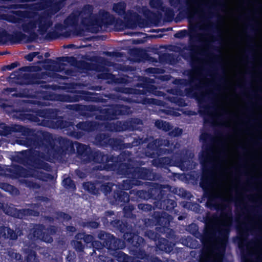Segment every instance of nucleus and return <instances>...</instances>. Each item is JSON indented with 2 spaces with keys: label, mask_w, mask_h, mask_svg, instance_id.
<instances>
[{
  "label": "nucleus",
  "mask_w": 262,
  "mask_h": 262,
  "mask_svg": "<svg viewBox=\"0 0 262 262\" xmlns=\"http://www.w3.org/2000/svg\"><path fill=\"white\" fill-rule=\"evenodd\" d=\"M81 24L87 31L95 33L99 31V28L104 25L102 18L96 15L86 17L81 16Z\"/></svg>",
  "instance_id": "nucleus-20"
},
{
  "label": "nucleus",
  "mask_w": 262,
  "mask_h": 262,
  "mask_svg": "<svg viewBox=\"0 0 262 262\" xmlns=\"http://www.w3.org/2000/svg\"><path fill=\"white\" fill-rule=\"evenodd\" d=\"M127 244L129 247L130 254L134 257L129 256L122 251H118L114 255L116 260L118 262H164L158 257L147 253L145 251L144 247L146 245V242L144 238L143 243L139 247L140 250L144 253L141 256L137 257L134 255L132 251L134 249L133 246L130 243H127Z\"/></svg>",
  "instance_id": "nucleus-12"
},
{
  "label": "nucleus",
  "mask_w": 262,
  "mask_h": 262,
  "mask_svg": "<svg viewBox=\"0 0 262 262\" xmlns=\"http://www.w3.org/2000/svg\"><path fill=\"white\" fill-rule=\"evenodd\" d=\"M152 178L153 173L151 170L146 167L136 166L133 169L131 179L135 180L137 179L151 180Z\"/></svg>",
  "instance_id": "nucleus-29"
},
{
  "label": "nucleus",
  "mask_w": 262,
  "mask_h": 262,
  "mask_svg": "<svg viewBox=\"0 0 262 262\" xmlns=\"http://www.w3.org/2000/svg\"><path fill=\"white\" fill-rule=\"evenodd\" d=\"M173 245L167 239L160 237L156 243V248L157 251L169 253L173 250Z\"/></svg>",
  "instance_id": "nucleus-30"
},
{
  "label": "nucleus",
  "mask_w": 262,
  "mask_h": 262,
  "mask_svg": "<svg viewBox=\"0 0 262 262\" xmlns=\"http://www.w3.org/2000/svg\"><path fill=\"white\" fill-rule=\"evenodd\" d=\"M158 142V145L160 146H165L168 147L170 149L172 150L175 148V144L168 139H156Z\"/></svg>",
  "instance_id": "nucleus-60"
},
{
  "label": "nucleus",
  "mask_w": 262,
  "mask_h": 262,
  "mask_svg": "<svg viewBox=\"0 0 262 262\" xmlns=\"http://www.w3.org/2000/svg\"><path fill=\"white\" fill-rule=\"evenodd\" d=\"M52 0H40V2L29 4H12L10 8L12 9H28L32 11H41L47 9Z\"/></svg>",
  "instance_id": "nucleus-25"
},
{
  "label": "nucleus",
  "mask_w": 262,
  "mask_h": 262,
  "mask_svg": "<svg viewBox=\"0 0 262 262\" xmlns=\"http://www.w3.org/2000/svg\"><path fill=\"white\" fill-rule=\"evenodd\" d=\"M115 213L112 210H107L104 212V215L101 217V222L105 227H111L116 230L123 233V238L126 243H130L134 249L132 250L133 254L141 256L143 252L140 250V246L143 243V238L139 235L132 228H128L126 223L119 219H115L113 216Z\"/></svg>",
  "instance_id": "nucleus-4"
},
{
  "label": "nucleus",
  "mask_w": 262,
  "mask_h": 262,
  "mask_svg": "<svg viewBox=\"0 0 262 262\" xmlns=\"http://www.w3.org/2000/svg\"><path fill=\"white\" fill-rule=\"evenodd\" d=\"M158 184L156 183L149 188L147 190L133 189L130 191L132 197L137 201L148 200L152 199L155 200L156 198H158L159 195Z\"/></svg>",
  "instance_id": "nucleus-19"
},
{
  "label": "nucleus",
  "mask_w": 262,
  "mask_h": 262,
  "mask_svg": "<svg viewBox=\"0 0 262 262\" xmlns=\"http://www.w3.org/2000/svg\"><path fill=\"white\" fill-rule=\"evenodd\" d=\"M78 21L79 15L72 13L64 20L63 23L68 27H76L78 26Z\"/></svg>",
  "instance_id": "nucleus-47"
},
{
  "label": "nucleus",
  "mask_w": 262,
  "mask_h": 262,
  "mask_svg": "<svg viewBox=\"0 0 262 262\" xmlns=\"http://www.w3.org/2000/svg\"><path fill=\"white\" fill-rule=\"evenodd\" d=\"M42 102L38 100H30L25 103L24 106L14 110L13 117L22 121L36 122L40 117L44 119L56 120L58 117L59 111L57 108L38 109L33 108L35 106H41Z\"/></svg>",
  "instance_id": "nucleus-6"
},
{
  "label": "nucleus",
  "mask_w": 262,
  "mask_h": 262,
  "mask_svg": "<svg viewBox=\"0 0 262 262\" xmlns=\"http://www.w3.org/2000/svg\"><path fill=\"white\" fill-rule=\"evenodd\" d=\"M114 156L117 159L116 163V167L114 170H112L111 171L117 170L119 174L131 179L135 166L130 163L121 162L118 163V156Z\"/></svg>",
  "instance_id": "nucleus-28"
},
{
  "label": "nucleus",
  "mask_w": 262,
  "mask_h": 262,
  "mask_svg": "<svg viewBox=\"0 0 262 262\" xmlns=\"http://www.w3.org/2000/svg\"><path fill=\"white\" fill-rule=\"evenodd\" d=\"M10 42V34L6 30L0 31V45H6Z\"/></svg>",
  "instance_id": "nucleus-58"
},
{
  "label": "nucleus",
  "mask_w": 262,
  "mask_h": 262,
  "mask_svg": "<svg viewBox=\"0 0 262 262\" xmlns=\"http://www.w3.org/2000/svg\"><path fill=\"white\" fill-rule=\"evenodd\" d=\"M23 136L18 142L19 144L31 149L19 152L20 156L17 157L18 162L28 168L31 167L50 171L51 166L42 160L51 162V160H54L52 156L48 154L43 145L34 136Z\"/></svg>",
  "instance_id": "nucleus-2"
},
{
  "label": "nucleus",
  "mask_w": 262,
  "mask_h": 262,
  "mask_svg": "<svg viewBox=\"0 0 262 262\" xmlns=\"http://www.w3.org/2000/svg\"><path fill=\"white\" fill-rule=\"evenodd\" d=\"M189 58L190 65L192 70L188 71L187 75L189 79H178L177 83L185 86H190L185 89V95L189 98H195L198 101L200 108L199 113L201 115L209 116V111L211 107L205 104L206 96L200 93L208 87V85L202 80V72L205 71V70L201 64V59L196 55L192 54L189 56Z\"/></svg>",
  "instance_id": "nucleus-1"
},
{
  "label": "nucleus",
  "mask_w": 262,
  "mask_h": 262,
  "mask_svg": "<svg viewBox=\"0 0 262 262\" xmlns=\"http://www.w3.org/2000/svg\"><path fill=\"white\" fill-rule=\"evenodd\" d=\"M159 196L158 198H156L155 201L157 204V206L160 209L166 210L170 213L178 215V211H177L175 208L177 206V203L176 201V199L172 198L171 196H167L166 194L164 193H161L159 194Z\"/></svg>",
  "instance_id": "nucleus-18"
},
{
  "label": "nucleus",
  "mask_w": 262,
  "mask_h": 262,
  "mask_svg": "<svg viewBox=\"0 0 262 262\" xmlns=\"http://www.w3.org/2000/svg\"><path fill=\"white\" fill-rule=\"evenodd\" d=\"M62 185L67 189L72 190H75L76 189L75 182L70 177H67L63 180Z\"/></svg>",
  "instance_id": "nucleus-59"
},
{
  "label": "nucleus",
  "mask_w": 262,
  "mask_h": 262,
  "mask_svg": "<svg viewBox=\"0 0 262 262\" xmlns=\"http://www.w3.org/2000/svg\"><path fill=\"white\" fill-rule=\"evenodd\" d=\"M184 0H168L170 6L174 8L179 7L178 10L180 11V14L185 15L188 18H192L193 15L190 11L189 8H187L182 10V3Z\"/></svg>",
  "instance_id": "nucleus-36"
},
{
  "label": "nucleus",
  "mask_w": 262,
  "mask_h": 262,
  "mask_svg": "<svg viewBox=\"0 0 262 262\" xmlns=\"http://www.w3.org/2000/svg\"><path fill=\"white\" fill-rule=\"evenodd\" d=\"M45 39L48 41H52L59 38L60 36L64 37H68L71 35V31H66L63 33L58 32L55 30L53 31H50L48 32H46Z\"/></svg>",
  "instance_id": "nucleus-42"
},
{
  "label": "nucleus",
  "mask_w": 262,
  "mask_h": 262,
  "mask_svg": "<svg viewBox=\"0 0 262 262\" xmlns=\"http://www.w3.org/2000/svg\"><path fill=\"white\" fill-rule=\"evenodd\" d=\"M126 4L124 1L114 3L113 11L120 16H122L126 28L133 29L138 26L140 27L145 26V20L137 12L132 10L126 11Z\"/></svg>",
  "instance_id": "nucleus-9"
},
{
  "label": "nucleus",
  "mask_w": 262,
  "mask_h": 262,
  "mask_svg": "<svg viewBox=\"0 0 262 262\" xmlns=\"http://www.w3.org/2000/svg\"><path fill=\"white\" fill-rule=\"evenodd\" d=\"M162 234H164L165 237L169 239H175L176 235L175 231L171 229L169 226H166L163 229L160 231Z\"/></svg>",
  "instance_id": "nucleus-56"
},
{
  "label": "nucleus",
  "mask_w": 262,
  "mask_h": 262,
  "mask_svg": "<svg viewBox=\"0 0 262 262\" xmlns=\"http://www.w3.org/2000/svg\"><path fill=\"white\" fill-rule=\"evenodd\" d=\"M45 230V226L42 224L37 225L30 230V232L28 234V238L31 240L36 241L42 238L41 236L43 234V231Z\"/></svg>",
  "instance_id": "nucleus-40"
},
{
  "label": "nucleus",
  "mask_w": 262,
  "mask_h": 262,
  "mask_svg": "<svg viewBox=\"0 0 262 262\" xmlns=\"http://www.w3.org/2000/svg\"><path fill=\"white\" fill-rule=\"evenodd\" d=\"M144 236L155 242L158 241L160 238L159 234L151 230H147L144 233Z\"/></svg>",
  "instance_id": "nucleus-64"
},
{
  "label": "nucleus",
  "mask_w": 262,
  "mask_h": 262,
  "mask_svg": "<svg viewBox=\"0 0 262 262\" xmlns=\"http://www.w3.org/2000/svg\"><path fill=\"white\" fill-rule=\"evenodd\" d=\"M29 12H24L23 16L29 19H21V29L25 33L35 31L38 25L40 34L44 35L47 30L53 25L52 21L49 18L46 13L38 15L37 19H32V17L29 15Z\"/></svg>",
  "instance_id": "nucleus-10"
},
{
  "label": "nucleus",
  "mask_w": 262,
  "mask_h": 262,
  "mask_svg": "<svg viewBox=\"0 0 262 262\" xmlns=\"http://www.w3.org/2000/svg\"><path fill=\"white\" fill-rule=\"evenodd\" d=\"M102 18L103 19V21H104V25H112L115 23V17L107 12H105L102 14Z\"/></svg>",
  "instance_id": "nucleus-61"
},
{
  "label": "nucleus",
  "mask_w": 262,
  "mask_h": 262,
  "mask_svg": "<svg viewBox=\"0 0 262 262\" xmlns=\"http://www.w3.org/2000/svg\"><path fill=\"white\" fill-rule=\"evenodd\" d=\"M157 145L158 142L156 140L149 142L144 149L145 156L153 159L157 157Z\"/></svg>",
  "instance_id": "nucleus-38"
},
{
  "label": "nucleus",
  "mask_w": 262,
  "mask_h": 262,
  "mask_svg": "<svg viewBox=\"0 0 262 262\" xmlns=\"http://www.w3.org/2000/svg\"><path fill=\"white\" fill-rule=\"evenodd\" d=\"M252 231L247 224H243L239 237H235L233 238L234 243L237 242V246L240 250L242 262H247L248 259L251 257V253L247 250L248 246V236L249 233ZM259 261L262 262V254L259 258Z\"/></svg>",
  "instance_id": "nucleus-14"
},
{
  "label": "nucleus",
  "mask_w": 262,
  "mask_h": 262,
  "mask_svg": "<svg viewBox=\"0 0 262 262\" xmlns=\"http://www.w3.org/2000/svg\"><path fill=\"white\" fill-rule=\"evenodd\" d=\"M16 131L21 133L23 136H34L36 139L43 145L48 154L52 156V158L54 160H59L67 154L68 146L71 141L66 138H59L57 145L56 144L52 135L49 132L22 125H18Z\"/></svg>",
  "instance_id": "nucleus-3"
},
{
  "label": "nucleus",
  "mask_w": 262,
  "mask_h": 262,
  "mask_svg": "<svg viewBox=\"0 0 262 262\" xmlns=\"http://www.w3.org/2000/svg\"><path fill=\"white\" fill-rule=\"evenodd\" d=\"M7 170L14 178H26L28 176V170L17 164L12 165L10 168H7Z\"/></svg>",
  "instance_id": "nucleus-32"
},
{
  "label": "nucleus",
  "mask_w": 262,
  "mask_h": 262,
  "mask_svg": "<svg viewBox=\"0 0 262 262\" xmlns=\"http://www.w3.org/2000/svg\"><path fill=\"white\" fill-rule=\"evenodd\" d=\"M5 213L9 215L20 219H23L28 216L32 215L38 216L39 215V212L38 211L30 208L18 209L17 208H9Z\"/></svg>",
  "instance_id": "nucleus-24"
},
{
  "label": "nucleus",
  "mask_w": 262,
  "mask_h": 262,
  "mask_svg": "<svg viewBox=\"0 0 262 262\" xmlns=\"http://www.w3.org/2000/svg\"><path fill=\"white\" fill-rule=\"evenodd\" d=\"M174 36L176 38L180 39L185 38L187 36L189 37V45L188 47L185 46L183 49L190 51L191 53L189 56L186 53H181V56L184 59H188L192 54H194L197 57H198V55L205 56L207 54L206 51L202 50L200 46H196L194 44L195 42H201L200 39V36L196 34V30L194 29H190L189 31L186 29L180 30Z\"/></svg>",
  "instance_id": "nucleus-11"
},
{
  "label": "nucleus",
  "mask_w": 262,
  "mask_h": 262,
  "mask_svg": "<svg viewBox=\"0 0 262 262\" xmlns=\"http://www.w3.org/2000/svg\"><path fill=\"white\" fill-rule=\"evenodd\" d=\"M96 125V123L95 121H85L78 122L75 125V127L86 133H91L95 130Z\"/></svg>",
  "instance_id": "nucleus-37"
},
{
  "label": "nucleus",
  "mask_w": 262,
  "mask_h": 262,
  "mask_svg": "<svg viewBox=\"0 0 262 262\" xmlns=\"http://www.w3.org/2000/svg\"><path fill=\"white\" fill-rule=\"evenodd\" d=\"M139 88L142 89H132L133 93L137 95H143L148 96L151 94H155L157 92V87L150 83L147 80L142 83L137 84Z\"/></svg>",
  "instance_id": "nucleus-27"
},
{
  "label": "nucleus",
  "mask_w": 262,
  "mask_h": 262,
  "mask_svg": "<svg viewBox=\"0 0 262 262\" xmlns=\"http://www.w3.org/2000/svg\"><path fill=\"white\" fill-rule=\"evenodd\" d=\"M158 190L160 191L159 194L164 193L167 194V196L172 197V198L176 199L173 194H177L183 198L186 197L187 191L184 188H178L174 187L169 185H161L158 184Z\"/></svg>",
  "instance_id": "nucleus-26"
},
{
  "label": "nucleus",
  "mask_w": 262,
  "mask_h": 262,
  "mask_svg": "<svg viewBox=\"0 0 262 262\" xmlns=\"http://www.w3.org/2000/svg\"><path fill=\"white\" fill-rule=\"evenodd\" d=\"M133 154L132 152L128 150L123 151L118 157V160L122 162H127V163L133 162L132 159Z\"/></svg>",
  "instance_id": "nucleus-55"
},
{
  "label": "nucleus",
  "mask_w": 262,
  "mask_h": 262,
  "mask_svg": "<svg viewBox=\"0 0 262 262\" xmlns=\"http://www.w3.org/2000/svg\"><path fill=\"white\" fill-rule=\"evenodd\" d=\"M155 126L160 129L164 132H168L172 128V126L170 123L165 121L158 120L155 122Z\"/></svg>",
  "instance_id": "nucleus-51"
},
{
  "label": "nucleus",
  "mask_w": 262,
  "mask_h": 262,
  "mask_svg": "<svg viewBox=\"0 0 262 262\" xmlns=\"http://www.w3.org/2000/svg\"><path fill=\"white\" fill-rule=\"evenodd\" d=\"M97 237L103 242L104 247L110 252H113V254H116L118 250L122 249L124 247V242L121 239L105 231L99 230L98 232Z\"/></svg>",
  "instance_id": "nucleus-16"
},
{
  "label": "nucleus",
  "mask_w": 262,
  "mask_h": 262,
  "mask_svg": "<svg viewBox=\"0 0 262 262\" xmlns=\"http://www.w3.org/2000/svg\"><path fill=\"white\" fill-rule=\"evenodd\" d=\"M204 195L207 198V201L206 203V206L211 210H221L224 211L227 205H221L219 203L220 201L224 202H228L227 200H223L219 195L212 193L211 190L208 191L207 193H204Z\"/></svg>",
  "instance_id": "nucleus-22"
},
{
  "label": "nucleus",
  "mask_w": 262,
  "mask_h": 262,
  "mask_svg": "<svg viewBox=\"0 0 262 262\" xmlns=\"http://www.w3.org/2000/svg\"><path fill=\"white\" fill-rule=\"evenodd\" d=\"M105 129L110 132H121L126 130L125 121H117L116 122H107Z\"/></svg>",
  "instance_id": "nucleus-34"
},
{
  "label": "nucleus",
  "mask_w": 262,
  "mask_h": 262,
  "mask_svg": "<svg viewBox=\"0 0 262 262\" xmlns=\"http://www.w3.org/2000/svg\"><path fill=\"white\" fill-rule=\"evenodd\" d=\"M26 256L24 261L19 262H40L36 252L32 250L29 249L26 251Z\"/></svg>",
  "instance_id": "nucleus-49"
},
{
  "label": "nucleus",
  "mask_w": 262,
  "mask_h": 262,
  "mask_svg": "<svg viewBox=\"0 0 262 262\" xmlns=\"http://www.w3.org/2000/svg\"><path fill=\"white\" fill-rule=\"evenodd\" d=\"M76 157L83 164L92 162L102 164L106 170H114L116 167L117 158L113 155L105 154L99 150L93 149L89 145L75 142Z\"/></svg>",
  "instance_id": "nucleus-5"
},
{
  "label": "nucleus",
  "mask_w": 262,
  "mask_h": 262,
  "mask_svg": "<svg viewBox=\"0 0 262 262\" xmlns=\"http://www.w3.org/2000/svg\"><path fill=\"white\" fill-rule=\"evenodd\" d=\"M26 37L27 35L21 31H16L13 34H10V43L12 45L18 43L23 41L25 42V38Z\"/></svg>",
  "instance_id": "nucleus-45"
},
{
  "label": "nucleus",
  "mask_w": 262,
  "mask_h": 262,
  "mask_svg": "<svg viewBox=\"0 0 262 262\" xmlns=\"http://www.w3.org/2000/svg\"><path fill=\"white\" fill-rule=\"evenodd\" d=\"M57 61H56L52 59H45L43 62L44 63L47 64H58L59 66H64L65 64L61 63L63 62H67L68 63H70L72 61H75V58L74 57H69V56H62L57 58Z\"/></svg>",
  "instance_id": "nucleus-41"
},
{
  "label": "nucleus",
  "mask_w": 262,
  "mask_h": 262,
  "mask_svg": "<svg viewBox=\"0 0 262 262\" xmlns=\"http://www.w3.org/2000/svg\"><path fill=\"white\" fill-rule=\"evenodd\" d=\"M99 114L95 115L97 120L108 121L118 119L120 116L129 114L130 108L123 104H112L109 107L99 110Z\"/></svg>",
  "instance_id": "nucleus-13"
},
{
  "label": "nucleus",
  "mask_w": 262,
  "mask_h": 262,
  "mask_svg": "<svg viewBox=\"0 0 262 262\" xmlns=\"http://www.w3.org/2000/svg\"><path fill=\"white\" fill-rule=\"evenodd\" d=\"M172 216L164 211H154L150 218L144 219L142 220L144 227L141 228L143 230L145 227L159 226V231L166 227L170 226V223L172 220Z\"/></svg>",
  "instance_id": "nucleus-15"
},
{
  "label": "nucleus",
  "mask_w": 262,
  "mask_h": 262,
  "mask_svg": "<svg viewBox=\"0 0 262 262\" xmlns=\"http://www.w3.org/2000/svg\"><path fill=\"white\" fill-rule=\"evenodd\" d=\"M204 151L199 155V161L201 165L202 174L200 178V186L204 191V193H207L211 191L213 183L214 159L211 158L212 148L210 145L204 147Z\"/></svg>",
  "instance_id": "nucleus-7"
},
{
  "label": "nucleus",
  "mask_w": 262,
  "mask_h": 262,
  "mask_svg": "<svg viewBox=\"0 0 262 262\" xmlns=\"http://www.w3.org/2000/svg\"><path fill=\"white\" fill-rule=\"evenodd\" d=\"M229 230L226 228H222L220 230L213 231H206L200 239L201 243L205 247L211 239L216 237V244L213 246V249L217 256H223L226 252V247L228 243Z\"/></svg>",
  "instance_id": "nucleus-8"
},
{
  "label": "nucleus",
  "mask_w": 262,
  "mask_h": 262,
  "mask_svg": "<svg viewBox=\"0 0 262 262\" xmlns=\"http://www.w3.org/2000/svg\"><path fill=\"white\" fill-rule=\"evenodd\" d=\"M99 218L97 217L95 221L91 220L82 222V226L84 228L90 229H96L100 227Z\"/></svg>",
  "instance_id": "nucleus-50"
},
{
  "label": "nucleus",
  "mask_w": 262,
  "mask_h": 262,
  "mask_svg": "<svg viewBox=\"0 0 262 262\" xmlns=\"http://www.w3.org/2000/svg\"><path fill=\"white\" fill-rule=\"evenodd\" d=\"M28 67H22L19 71H15L12 72L7 78V81L11 83H19V80L23 78L22 73L20 71H25Z\"/></svg>",
  "instance_id": "nucleus-44"
},
{
  "label": "nucleus",
  "mask_w": 262,
  "mask_h": 262,
  "mask_svg": "<svg viewBox=\"0 0 262 262\" xmlns=\"http://www.w3.org/2000/svg\"><path fill=\"white\" fill-rule=\"evenodd\" d=\"M138 181L135 180L134 179H126L122 181L121 184V188L122 190H128L132 189L134 186L137 185L135 182H137Z\"/></svg>",
  "instance_id": "nucleus-53"
},
{
  "label": "nucleus",
  "mask_w": 262,
  "mask_h": 262,
  "mask_svg": "<svg viewBox=\"0 0 262 262\" xmlns=\"http://www.w3.org/2000/svg\"><path fill=\"white\" fill-rule=\"evenodd\" d=\"M83 186L86 191L92 194L96 195L98 193V190L97 189L96 185L92 182L84 183Z\"/></svg>",
  "instance_id": "nucleus-52"
},
{
  "label": "nucleus",
  "mask_w": 262,
  "mask_h": 262,
  "mask_svg": "<svg viewBox=\"0 0 262 262\" xmlns=\"http://www.w3.org/2000/svg\"><path fill=\"white\" fill-rule=\"evenodd\" d=\"M200 140H201L203 143V147H202L203 151L200 155H201L203 153V152L204 151V150H205L204 147L207 145H210V146H211V147L212 148V155L211 156V158L212 159H214L213 158V155H214L213 149L211 144L210 143V142H212L213 141V139L212 136L209 133H202L200 135Z\"/></svg>",
  "instance_id": "nucleus-46"
},
{
  "label": "nucleus",
  "mask_w": 262,
  "mask_h": 262,
  "mask_svg": "<svg viewBox=\"0 0 262 262\" xmlns=\"http://www.w3.org/2000/svg\"><path fill=\"white\" fill-rule=\"evenodd\" d=\"M164 19L166 21L171 22L173 20L174 16V12L172 9L167 7L164 9Z\"/></svg>",
  "instance_id": "nucleus-63"
},
{
  "label": "nucleus",
  "mask_w": 262,
  "mask_h": 262,
  "mask_svg": "<svg viewBox=\"0 0 262 262\" xmlns=\"http://www.w3.org/2000/svg\"><path fill=\"white\" fill-rule=\"evenodd\" d=\"M23 235V228L20 225H16L15 230L9 226H2L0 227V238L11 241H16L18 237Z\"/></svg>",
  "instance_id": "nucleus-23"
},
{
  "label": "nucleus",
  "mask_w": 262,
  "mask_h": 262,
  "mask_svg": "<svg viewBox=\"0 0 262 262\" xmlns=\"http://www.w3.org/2000/svg\"><path fill=\"white\" fill-rule=\"evenodd\" d=\"M114 198L115 203L120 206H124L130 200L129 194L123 190H116L114 192Z\"/></svg>",
  "instance_id": "nucleus-35"
},
{
  "label": "nucleus",
  "mask_w": 262,
  "mask_h": 262,
  "mask_svg": "<svg viewBox=\"0 0 262 262\" xmlns=\"http://www.w3.org/2000/svg\"><path fill=\"white\" fill-rule=\"evenodd\" d=\"M135 210V207L132 204H128L125 205L123 208V212L124 216L126 218L135 219L136 217V215L133 213Z\"/></svg>",
  "instance_id": "nucleus-48"
},
{
  "label": "nucleus",
  "mask_w": 262,
  "mask_h": 262,
  "mask_svg": "<svg viewBox=\"0 0 262 262\" xmlns=\"http://www.w3.org/2000/svg\"><path fill=\"white\" fill-rule=\"evenodd\" d=\"M55 219L57 220H63L64 221L69 222L72 220V216L67 213L57 211L54 213Z\"/></svg>",
  "instance_id": "nucleus-62"
},
{
  "label": "nucleus",
  "mask_w": 262,
  "mask_h": 262,
  "mask_svg": "<svg viewBox=\"0 0 262 262\" xmlns=\"http://www.w3.org/2000/svg\"><path fill=\"white\" fill-rule=\"evenodd\" d=\"M53 127L57 129H64L71 136L77 139L82 136L81 132H77L75 128L74 122L66 119L62 116H58L55 121H53Z\"/></svg>",
  "instance_id": "nucleus-17"
},
{
  "label": "nucleus",
  "mask_w": 262,
  "mask_h": 262,
  "mask_svg": "<svg viewBox=\"0 0 262 262\" xmlns=\"http://www.w3.org/2000/svg\"><path fill=\"white\" fill-rule=\"evenodd\" d=\"M65 101L70 102H79L81 100L92 102H100V98L96 94L91 93L89 92L79 91L78 93L73 95H65Z\"/></svg>",
  "instance_id": "nucleus-21"
},
{
  "label": "nucleus",
  "mask_w": 262,
  "mask_h": 262,
  "mask_svg": "<svg viewBox=\"0 0 262 262\" xmlns=\"http://www.w3.org/2000/svg\"><path fill=\"white\" fill-rule=\"evenodd\" d=\"M111 137V135L108 133H98L94 138L95 144L100 147H108Z\"/></svg>",
  "instance_id": "nucleus-33"
},
{
  "label": "nucleus",
  "mask_w": 262,
  "mask_h": 262,
  "mask_svg": "<svg viewBox=\"0 0 262 262\" xmlns=\"http://www.w3.org/2000/svg\"><path fill=\"white\" fill-rule=\"evenodd\" d=\"M60 2L54 1L52 0V2L49 4L48 11L50 13L54 14L57 13L61 9Z\"/></svg>",
  "instance_id": "nucleus-54"
},
{
  "label": "nucleus",
  "mask_w": 262,
  "mask_h": 262,
  "mask_svg": "<svg viewBox=\"0 0 262 262\" xmlns=\"http://www.w3.org/2000/svg\"><path fill=\"white\" fill-rule=\"evenodd\" d=\"M152 164L157 168L168 169L169 167L173 165V161L172 158L168 157H156L152 160Z\"/></svg>",
  "instance_id": "nucleus-31"
},
{
  "label": "nucleus",
  "mask_w": 262,
  "mask_h": 262,
  "mask_svg": "<svg viewBox=\"0 0 262 262\" xmlns=\"http://www.w3.org/2000/svg\"><path fill=\"white\" fill-rule=\"evenodd\" d=\"M149 4L152 9L164 11L165 6L162 0H149Z\"/></svg>",
  "instance_id": "nucleus-57"
},
{
  "label": "nucleus",
  "mask_w": 262,
  "mask_h": 262,
  "mask_svg": "<svg viewBox=\"0 0 262 262\" xmlns=\"http://www.w3.org/2000/svg\"><path fill=\"white\" fill-rule=\"evenodd\" d=\"M126 130L134 131L138 130L139 125H142V120L138 118H133L129 120L125 121Z\"/></svg>",
  "instance_id": "nucleus-43"
},
{
  "label": "nucleus",
  "mask_w": 262,
  "mask_h": 262,
  "mask_svg": "<svg viewBox=\"0 0 262 262\" xmlns=\"http://www.w3.org/2000/svg\"><path fill=\"white\" fill-rule=\"evenodd\" d=\"M108 147L113 150L117 151L128 148L129 146L127 144H125L123 140L121 138L111 137Z\"/></svg>",
  "instance_id": "nucleus-39"
}]
</instances>
